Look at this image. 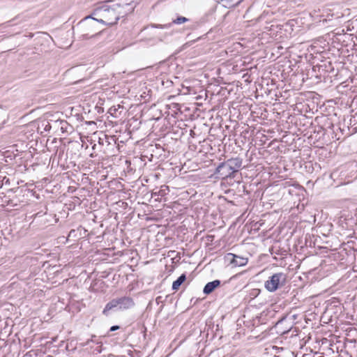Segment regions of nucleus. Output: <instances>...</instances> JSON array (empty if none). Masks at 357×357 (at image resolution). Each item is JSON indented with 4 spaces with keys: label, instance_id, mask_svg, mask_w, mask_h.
Instances as JSON below:
<instances>
[{
    "label": "nucleus",
    "instance_id": "1",
    "mask_svg": "<svg viewBox=\"0 0 357 357\" xmlns=\"http://www.w3.org/2000/svg\"><path fill=\"white\" fill-rule=\"evenodd\" d=\"M110 2H112L111 0L106 1L92 11V16H95L96 20L103 25L112 26L116 24L120 19V15L124 14L118 10L119 6L109 5Z\"/></svg>",
    "mask_w": 357,
    "mask_h": 357
},
{
    "label": "nucleus",
    "instance_id": "2",
    "mask_svg": "<svg viewBox=\"0 0 357 357\" xmlns=\"http://www.w3.org/2000/svg\"><path fill=\"white\" fill-rule=\"evenodd\" d=\"M242 166V160L236 158H231L219 164L215 171L216 178L227 179L236 177L239 174V169Z\"/></svg>",
    "mask_w": 357,
    "mask_h": 357
},
{
    "label": "nucleus",
    "instance_id": "3",
    "mask_svg": "<svg viewBox=\"0 0 357 357\" xmlns=\"http://www.w3.org/2000/svg\"><path fill=\"white\" fill-rule=\"evenodd\" d=\"M91 15L85 17L78 22L76 26V29L78 33L80 34V38L83 40H86L96 36L98 31L97 23L98 22L96 19Z\"/></svg>",
    "mask_w": 357,
    "mask_h": 357
},
{
    "label": "nucleus",
    "instance_id": "4",
    "mask_svg": "<svg viewBox=\"0 0 357 357\" xmlns=\"http://www.w3.org/2000/svg\"><path fill=\"white\" fill-rule=\"evenodd\" d=\"M286 280V274L283 273H275L266 281L265 287L268 291L273 292L280 286H283L285 284Z\"/></svg>",
    "mask_w": 357,
    "mask_h": 357
},
{
    "label": "nucleus",
    "instance_id": "5",
    "mask_svg": "<svg viewBox=\"0 0 357 357\" xmlns=\"http://www.w3.org/2000/svg\"><path fill=\"white\" fill-rule=\"evenodd\" d=\"M114 300L116 302V305L118 306L119 311L130 309L135 305L133 299L129 296H122L114 298Z\"/></svg>",
    "mask_w": 357,
    "mask_h": 357
},
{
    "label": "nucleus",
    "instance_id": "6",
    "mask_svg": "<svg viewBox=\"0 0 357 357\" xmlns=\"http://www.w3.org/2000/svg\"><path fill=\"white\" fill-rule=\"evenodd\" d=\"M225 258V260L234 267L245 266V258L239 255L233 253H227Z\"/></svg>",
    "mask_w": 357,
    "mask_h": 357
},
{
    "label": "nucleus",
    "instance_id": "7",
    "mask_svg": "<svg viewBox=\"0 0 357 357\" xmlns=\"http://www.w3.org/2000/svg\"><path fill=\"white\" fill-rule=\"evenodd\" d=\"M189 20H190L185 17L178 16L176 19L172 20V23H168V24H151V26L154 27V28L168 29L172 26V24H181L188 22Z\"/></svg>",
    "mask_w": 357,
    "mask_h": 357
},
{
    "label": "nucleus",
    "instance_id": "8",
    "mask_svg": "<svg viewBox=\"0 0 357 357\" xmlns=\"http://www.w3.org/2000/svg\"><path fill=\"white\" fill-rule=\"evenodd\" d=\"M119 311L116 302L114 298L108 302L102 310V314L105 317H109L112 313Z\"/></svg>",
    "mask_w": 357,
    "mask_h": 357
},
{
    "label": "nucleus",
    "instance_id": "9",
    "mask_svg": "<svg viewBox=\"0 0 357 357\" xmlns=\"http://www.w3.org/2000/svg\"><path fill=\"white\" fill-rule=\"evenodd\" d=\"M114 5L119 6L118 10L123 12L124 14H121L120 17H123L133 12L135 7L130 3H114Z\"/></svg>",
    "mask_w": 357,
    "mask_h": 357
},
{
    "label": "nucleus",
    "instance_id": "10",
    "mask_svg": "<svg viewBox=\"0 0 357 357\" xmlns=\"http://www.w3.org/2000/svg\"><path fill=\"white\" fill-rule=\"evenodd\" d=\"M220 280H215L208 282L204 287L203 292L204 294L208 295L211 294L216 288L220 285Z\"/></svg>",
    "mask_w": 357,
    "mask_h": 357
},
{
    "label": "nucleus",
    "instance_id": "11",
    "mask_svg": "<svg viewBox=\"0 0 357 357\" xmlns=\"http://www.w3.org/2000/svg\"><path fill=\"white\" fill-rule=\"evenodd\" d=\"M253 323L252 324V326H256L255 331L253 333L252 335H250L248 338V340H250L251 337L257 338L259 337V335L263 333V330L260 328V320L259 317H257L255 319H254Z\"/></svg>",
    "mask_w": 357,
    "mask_h": 357
},
{
    "label": "nucleus",
    "instance_id": "12",
    "mask_svg": "<svg viewBox=\"0 0 357 357\" xmlns=\"http://www.w3.org/2000/svg\"><path fill=\"white\" fill-rule=\"evenodd\" d=\"M186 275L185 273L181 274L175 281L172 283V289L177 291L181 285L185 281Z\"/></svg>",
    "mask_w": 357,
    "mask_h": 357
},
{
    "label": "nucleus",
    "instance_id": "13",
    "mask_svg": "<svg viewBox=\"0 0 357 357\" xmlns=\"http://www.w3.org/2000/svg\"><path fill=\"white\" fill-rule=\"evenodd\" d=\"M168 192H169V187L167 185H162L158 191L153 192L152 193V196L153 197V196L163 197V196L166 195Z\"/></svg>",
    "mask_w": 357,
    "mask_h": 357
},
{
    "label": "nucleus",
    "instance_id": "14",
    "mask_svg": "<svg viewBox=\"0 0 357 357\" xmlns=\"http://www.w3.org/2000/svg\"><path fill=\"white\" fill-rule=\"evenodd\" d=\"M90 342H93V343H95V344H101V342L98 341V340L96 339V336L95 335H93L91 336V337L90 339L87 340L86 342H81L80 343V346L82 347L88 346L90 344Z\"/></svg>",
    "mask_w": 357,
    "mask_h": 357
},
{
    "label": "nucleus",
    "instance_id": "15",
    "mask_svg": "<svg viewBox=\"0 0 357 357\" xmlns=\"http://www.w3.org/2000/svg\"><path fill=\"white\" fill-rule=\"evenodd\" d=\"M283 324H284V322L282 321H280L275 325V328L278 330V333H280L281 334H285V333H288L289 331V330L291 329V327L289 326L288 328H286L284 330H282Z\"/></svg>",
    "mask_w": 357,
    "mask_h": 357
},
{
    "label": "nucleus",
    "instance_id": "16",
    "mask_svg": "<svg viewBox=\"0 0 357 357\" xmlns=\"http://www.w3.org/2000/svg\"><path fill=\"white\" fill-rule=\"evenodd\" d=\"M243 132H241V134L236 137V139H235L236 141V143L239 146H243L244 144H245V135H243Z\"/></svg>",
    "mask_w": 357,
    "mask_h": 357
},
{
    "label": "nucleus",
    "instance_id": "17",
    "mask_svg": "<svg viewBox=\"0 0 357 357\" xmlns=\"http://www.w3.org/2000/svg\"><path fill=\"white\" fill-rule=\"evenodd\" d=\"M228 3L229 7H234L238 5L243 0H225Z\"/></svg>",
    "mask_w": 357,
    "mask_h": 357
},
{
    "label": "nucleus",
    "instance_id": "18",
    "mask_svg": "<svg viewBox=\"0 0 357 357\" xmlns=\"http://www.w3.org/2000/svg\"><path fill=\"white\" fill-rule=\"evenodd\" d=\"M119 108H116L115 107H112L109 108V113L114 116H116V112H118V109L119 108H122L123 107H121L120 105H118Z\"/></svg>",
    "mask_w": 357,
    "mask_h": 357
},
{
    "label": "nucleus",
    "instance_id": "19",
    "mask_svg": "<svg viewBox=\"0 0 357 357\" xmlns=\"http://www.w3.org/2000/svg\"><path fill=\"white\" fill-rule=\"evenodd\" d=\"M231 178H234V181L241 183H243V178H242V174L239 172V174L236 176V177H231Z\"/></svg>",
    "mask_w": 357,
    "mask_h": 357
},
{
    "label": "nucleus",
    "instance_id": "20",
    "mask_svg": "<svg viewBox=\"0 0 357 357\" xmlns=\"http://www.w3.org/2000/svg\"><path fill=\"white\" fill-rule=\"evenodd\" d=\"M252 167V165H248L247 164V166H246V168H247V178L249 177V178H253L254 177V174H249L248 173V172H252V169H249L250 168Z\"/></svg>",
    "mask_w": 357,
    "mask_h": 357
},
{
    "label": "nucleus",
    "instance_id": "21",
    "mask_svg": "<svg viewBox=\"0 0 357 357\" xmlns=\"http://www.w3.org/2000/svg\"><path fill=\"white\" fill-rule=\"evenodd\" d=\"M244 110H245V107H244V105H240L238 106V112H239L238 114H238V117H239L240 116H243L242 113H244ZM241 119H243V117H241Z\"/></svg>",
    "mask_w": 357,
    "mask_h": 357
},
{
    "label": "nucleus",
    "instance_id": "22",
    "mask_svg": "<svg viewBox=\"0 0 357 357\" xmlns=\"http://www.w3.org/2000/svg\"><path fill=\"white\" fill-rule=\"evenodd\" d=\"M243 272H241V273H236V275H233L230 278V280L232 281V280L238 279L243 275Z\"/></svg>",
    "mask_w": 357,
    "mask_h": 357
},
{
    "label": "nucleus",
    "instance_id": "23",
    "mask_svg": "<svg viewBox=\"0 0 357 357\" xmlns=\"http://www.w3.org/2000/svg\"><path fill=\"white\" fill-rule=\"evenodd\" d=\"M248 70V69L247 68V73H246V75H247V83H251L253 81L254 78L251 77V74L249 75Z\"/></svg>",
    "mask_w": 357,
    "mask_h": 357
},
{
    "label": "nucleus",
    "instance_id": "24",
    "mask_svg": "<svg viewBox=\"0 0 357 357\" xmlns=\"http://www.w3.org/2000/svg\"><path fill=\"white\" fill-rule=\"evenodd\" d=\"M120 328V326H117V325H115V326H112L110 329H109V331L110 332H113V331H117L118 329Z\"/></svg>",
    "mask_w": 357,
    "mask_h": 357
},
{
    "label": "nucleus",
    "instance_id": "25",
    "mask_svg": "<svg viewBox=\"0 0 357 357\" xmlns=\"http://www.w3.org/2000/svg\"><path fill=\"white\" fill-rule=\"evenodd\" d=\"M76 236V231L75 229H72L68 234V237H75Z\"/></svg>",
    "mask_w": 357,
    "mask_h": 357
},
{
    "label": "nucleus",
    "instance_id": "26",
    "mask_svg": "<svg viewBox=\"0 0 357 357\" xmlns=\"http://www.w3.org/2000/svg\"><path fill=\"white\" fill-rule=\"evenodd\" d=\"M51 128V126L49 122H45V130L47 131V130H50Z\"/></svg>",
    "mask_w": 357,
    "mask_h": 357
},
{
    "label": "nucleus",
    "instance_id": "27",
    "mask_svg": "<svg viewBox=\"0 0 357 357\" xmlns=\"http://www.w3.org/2000/svg\"><path fill=\"white\" fill-rule=\"evenodd\" d=\"M259 293V289H253L252 290V292L250 293V295H252V296H255L256 295H257Z\"/></svg>",
    "mask_w": 357,
    "mask_h": 357
},
{
    "label": "nucleus",
    "instance_id": "28",
    "mask_svg": "<svg viewBox=\"0 0 357 357\" xmlns=\"http://www.w3.org/2000/svg\"><path fill=\"white\" fill-rule=\"evenodd\" d=\"M155 301L158 304H159L160 302H162V297L161 296H158L156 298H155Z\"/></svg>",
    "mask_w": 357,
    "mask_h": 357
},
{
    "label": "nucleus",
    "instance_id": "29",
    "mask_svg": "<svg viewBox=\"0 0 357 357\" xmlns=\"http://www.w3.org/2000/svg\"><path fill=\"white\" fill-rule=\"evenodd\" d=\"M238 322H239V324H241V322H243V324L245 323V321H244L243 318H239L238 319Z\"/></svg>",
    "mask_w": 357,
    "mask_h": 357
},
{
    "label": "nucleus",
    "instance_id": "30",
    "mask_svg": "<svg viewBox=\"0 0 357 357\" xmlns=\"http://www.w3.org/2000/svg\"><path fill=\"white\" fill-rule=\"evenodd\" d=\"M242 188H243V191L245 192V183H243Z\"/></svg>",
    "mask_w": 357,
    "mask_h": 357
},
{
    "label": "nucleus",
    "instance_id": "31",
    "mask_svg": "<svg viewBox=\"0 0 357 357\" xmlns=\"http://www.w3.org/2000/svg\"><path fill=\"white\" fill-rule=\"evenodd\" d=\"M253 69L255 70V71H256V70H257V68H256V67H254V68H253V67H250V68H249V70H250L251 72L252 71V70H253Z\"/></svg>",
    "mask_w": 357,
    "mask_h": 357
},
{
    "label": "nucleus",
    "instance_id": "32",
    "mask_svg": "<svg viewBox=\"0 0 357 357\" xmlns=\"http://www.w3.org/2000/svg\"><path fill=\"white\" fill-rule=\"evenodd\" d=\"M40 213H37L36 214V217H37V216H40Z\"/></svg>",
    "mask_w": 357,
    "mask_h": 357
},
{
    "label": "nucleus",
    "instance_id": "33",
    "mask_svg": "<svg viewBox=\"0 0 357 357\" xmlns=\"http://www.w3.org/2000/svg\"><path fill=\"white\" fill-rule=\"evenodd\" d=\"M249 110H252V109H251V107H250V108H249ZM252 113H253V112H252V111H251V114H252Z\"/></svg>",
    "mask_w": 357,
    "mask_h": 357
}]
</instances>
